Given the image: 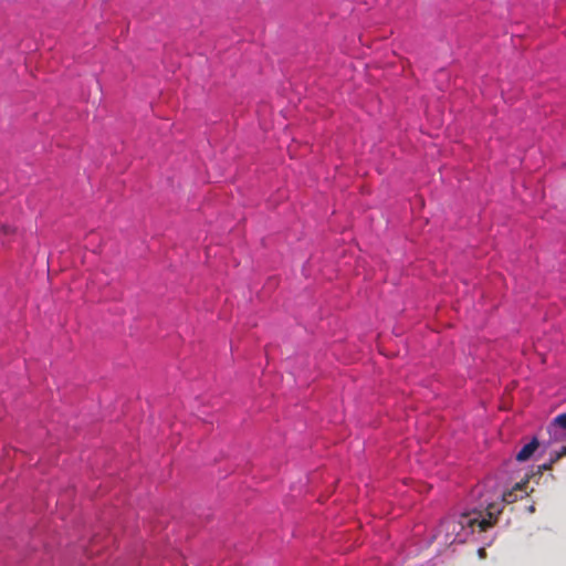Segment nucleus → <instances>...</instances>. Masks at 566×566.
Listing matches in <instances>:
<instances>
[{
  "instance_id": "obj_1",
  "label": "nucleus",
  "mask_w": 566,
  "mask_h": 566,
  "mask_svg": "<svg viewBox=\"0 0 566 566\" xmlns=\"http://www.w3.org/2000/svg\"><path fill=\"white\" fill-rule=\"evenodd\" d=\"M500 512L501 511L496 504H490L484 513H463L458 518L446 521L443 526L447 531L451 530L452 534H454L453 541L457 538L461 539V532L467 527L470 530L469 533H473L475 526H478L481 532L493 526Z\"/></svg>"
},
{
  "instance_id": "obj_3",
  "label": "nucleus",
  "mask_w": 566,
  "mask_h": 566,
  "mask_svg": "<svg viewBox=\"0 0 566 566\" xmlns=\"http://www.w3.org/2000/svg\"><path fill=\"white\" fill-rule=\"evenodd\" d=\"M523 484L516 483L515 488L509 493L503 494V500L507 503L516 500L517 495L514 494L515 491H522Z\"/></svg>"
},
{
  "instance_id": "obj_2",
  "label": "nucleus",
  "mask_w": 566,
  "mask_h": 566,
  "mask_svg": "<svg viewBox=\"0 0 566 566\" xmlns=\"http://www.w3.org/2000/svg\"><path fill=\"white\" fill-rule=\"evenodd\" d=\"M539 443L536 438H533L531 442L525 444L516 454V460L518 462H524L528 460L535 452V450L538 448Z\"/></svg>"
},
{
  "instance_id": "obj_4",
  "label": "nucleus",
  "mask_w": 566,
  "mask_h": 566,
  "mask_svg": "<svg viewBox=\"0 0 566 566\" xmlns=\"http://www.w3.org/2000/svg\"><path fill=\"white\" fill-rule=\"evenodd\" d=\"M552 426L566 429V412L559 413L553 419Z\"/></svg>"
},
{
  "instance_id": "obj_5",
  "label": "nucleus",
  "mask_w": 566,
  "mask_h": 566,
  "mask_svg": "<svg viewBox=\"0 0 566 566\" xmlns=\"http://www.w3.org/2000/svg\"><path fill=\"white\" fill-rule=\"evenodd\" d=\"M564 455H566V444L562 448V450L559 452L556 453V455L554 458H552L551 463L544 464L543 468L545 470H548L552 467L553 463L558 461Z\"/></svg>"
}]
</instances>
